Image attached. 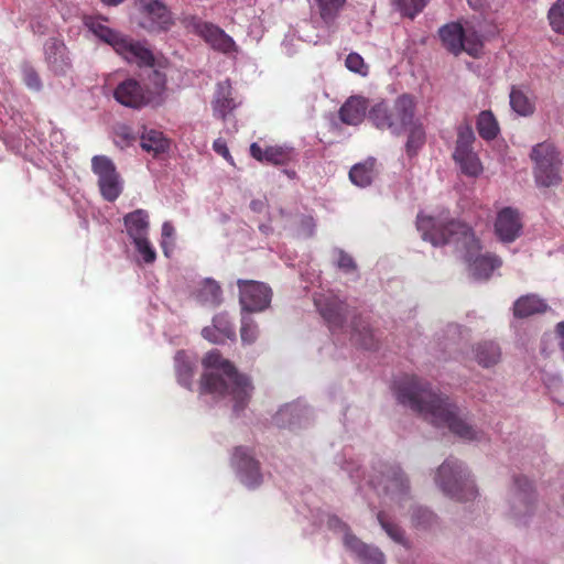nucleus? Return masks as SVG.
Listing matches in <instances>:
<instances>
[{
	"label": "nucleus",
	"instance_id": "obj_24",
	"mask_svg": "<svg viewBox=\"0 0 564 564\" xmlns=\"http://www.w3.org/2000/svg\"><path fill=\"white\" fill-rule=\"evenodd\" d=\"M231 90L232 88L229 80L217 84L216 95L213 101L215 117L224 120L226 116L236 108Z\"/></svg>",
	"mask_w": 564,
	"mask_h": 564
},
{
	"label": "nucleus",
	"instance_id": "obj_33",
	"mask_svg": "<svg viewBox=\"0 0 564 564\" xmlns=\"http://www.w3.org/2000/svg\"><path fill=\"white\" fill-rule=\"evenodd\" d=\"M197 299L202 304L217 306L223 301V291L218 282L206 279L200 284L197 292Z\"/></svg>",
	"mask_w": 564,
	"mask_h": 564
},
{
	"label": "nucleus",
	"instance_id": "obj_20",
	"mask_svg": "<svg viewBox=\"0 0 564 564\" xmlns=\"http://www.w3.org/2000/svg\"><path fill=\"white\" fill-rule=\"evenodd\" d=\"M143 12L150 20L152 31L166 30L173 23L171 11L161 0H151L143 6Z\"/></svg>",
	"mask_w": 564,
	"mask_h": 564
},
{
	"label": "nucleus",
	"instance_id": "obj_43",
	"mask_svg": "<svg viewBox=\"0 0 564 564\" xmlns=\"http://www.w3.org/2000/svg\"><path fill=\"white\" fill-rule=\"evenodd\" d=\"M377 518L382 529L393 541L404 543L403 530L398 524L388 521L383 511H380Z\"/></svg>",
	"mask_w": 564,
	"mask_h": 564
},
{
	"label": "nucleus",
	"instance_id": "obj_2",
	"mask_svg": "<svg viewBox=\"0 0 564 564\" xmlns=\"http://www.w3.org/2000/svg\"><path fill=\"white\" fill-rule=\"evenodd\" d=\"M203 365L205 368L220 370L224 376L214 372L204 373L200 380L202 392L220 397L230 395L235 402V412L242 411L248 404L253 389L249 378L240 375L236 367L228 359L223 358L217 349L206 354Z\"/></svg>",
	"mask_w": 564,
	"mask_h": 564
},
{
	"label": "nucleus",
	"instance_id": "obj_4",
	"mask_svg": "<svg viewBox=\"0 0 564 564\" xmlns=\"http://www.w3.org/2000/svg\"><path fill=\"white\" fill-rule=\"evenodd\" d=\"M415 100L409 94L400 95L392 106L387 102L376 104L368 118L380 130H389L394 135H401L415 120Z\"/></svg>",
	"mask_w": 564,
	"mask_h": 564
},
{
	"label": "nucleus",
	"instance_id": "obj_49",
	"mask_svg": "<svg viewBox=\"0 0 564 564\" xmlns=\"http://www.w3.org/2000/svg\"><path fill=\"white\" fill-rule=\"evenodd\" d=\"M337 265L345 272H352L357 269L354 258L344 250L338 251Z\"/></svg>",
	"mask_w": 564,
	"mask_h": 564
},
{
	"label": "nucleus",
	"instance_id": "obj_7",
	"mask_svg": "<svg viewBox=\"0 0 564 564\" xmlns=\"http://www.w3.org/2000/svg\"><path fill=\"white\" fill-rule=\"evenodd\" d=\"M475 140V133L469 123L466 122L458 126L453 159L462 173L470 177H477L484 171L478 154L473 150Z\"/></svg>",
	"mask_w": 564,
	"mask_h": 564
},
{
	"label": "nucleus",
	"instance_id": "obj_44",
	"mask_svg": "<svg viewBox=\"0 0 564 564\" xmlns=\"http://www.w3.org/2000/svg\"><path fill=\"white\" fill-rule=\"evenodd\" d=\"M137 251L142 256L145 263H153L156 259V252L151 245L148 236L132 240Z\"/></svg>",
	"mask_w": 564,
	"mask_h": 564
},
{
	"label": "nucleus",
	"instance_id": "obj_48",
	"mask_svg": "<svg viewBox=\"0 0 564 564\" xmlns=\"http://www.w3.org/2000/svg\"><path fill=\"white\" fill-rule=\"evenodd\" d=\"M23 83L28 88L39 91L42 88V80L37 72L29 65L23 66L22 69Z\"/></svg>",
	"mask_w": 564,
	"mask_h": 564
},
{
	"label": "nucleus",
	"instance_id": "obj_8",
	"mask_svg": "<svg viewBox=\"0 0 564 564\" xmlns=\"http://www.w3.org/2000/svg\"><path fill=\"white\" fill-rule=\"evenodd\" d=\"M369 484L378 495L390 496L397 500L406 496L410 488L408 478L399 466L383 463L373 469Z\"/></svg>",
	"mask_w": 564,
	"mask_h": 564
},
{
	"label": "nucleus",
	"instance_id": "obj_14",
	"mask_svg": "<svg viewBox=\"0 0 564 564\" xmlns=\"http://www.w3.org/2000/svg\"><path fill=\"white\" fill-rule=\"evenodd\" d=\"M194 28L195 32L215 51L224 54L237 52V45L232 37L214 23L199 21Z\"/></svg>",
	"mask_w": 564,
	"mask_h": 564
},
{
	"label": "nucleus",
	"instance_id": "obj_38",
	"mask_svg": "<svg viewBox=\"0 0 564 564\" xmlns=\"http://www.w3.org/2000/svg\"><path fill=\"white\" fill-rule=\"evenodd\" d=\"M462 44L464 45L463 52L473 57H478L482 52L484 43L481 36L473 28H464Z\"/></svg>",
	"mask_w": 564,
	"mask_h": 564
},
{
	"label": "nucleus",
	"instance_id": "obj_56",
	"mask_svg": "<svg viewBox=\"0 0 564 564\" xmlns=\"http://www.w3.org/2000/svg\"><path fill=\"white\" fill-rule=\"evenodd\" d=\"M329 524L332 527L338 525V527H341L344 529H347V525L344 522H341L338 518H332L329 520Z\"/></svg>",
	"mask_w": 564,
	"mask_h": 564
},
{
	"label": "nucleus",
	"instance_id": "obj_55",
	"mask_svg": "<svg viewBox=\"0 0 564 564\" xmlns=\"http://www.w3.org/2000/svg\"><path fill=\"white\" fill-rule=\"evenodd\" d=\"M417 513L422 514V518L424 519V523H429L432 518H433V514L427 511V510H417Z\"/></svg>",
	"mask_w": 564,
	"mask_h": 564
},
{
	"label": "nucleus",
	"instance_id": "obj_29",
	"mask_svg": "<svg viewBox=\"0 0 564 564\" xmlns=\"http://www.w3.org/2000/svg\"><path fill=\"white\" fill-rule=\"evenodd\" d=\"M547 304L534 294L519 297L513 304V315L518 318H525L534 314L544 313Z\"/></svg>",
	"mask_w": 564,
	"mask_h": 564
},
{
	"label": "nucleus",
	"instance_id": "obj_12",
	"mask_svg": "<svg viewBox=\"0 0 564 564\" xmlns=\"http://www.w3.org/2000/svg\"><path fill=\"white\" fill-rule=\"evenodd\" d=\"M113 96L121 105L134 109L156 102L152 93L150 90H145L141 84L133 78H128L120 83L116 87Z\"/></svg>",
	"mask_w": 564,
	"mask_h": 564
},
{
	"label": "nucleus",
	"instance_id": "obj_1",
	"mask_svg": "<svg viewBox=\"0 0 564 564\" xmlns=\"http://www.w3.org/2000/svg\"><path fill=\"white\" fill-rule=\"evenodd\" d=\"M395 395L401 404L409 406L433 425L447 427L466 441L477 438V431L460 415L456 404L416 376H404L397 381Z\"/></svg>",
	"mask_w": 564,
	"mask_h": 564
},
{
	"label": "nucleus",
	"instance_id": "obj_42",
	"mask_svg": "<svg viewBox=\"0 0 564 564\" xmlns=\"http://www.w3.org/2000/svg\"><path fill=\"white\" fill-rule=\"evenodd\" d=\"M213 328H215V330L217 333H219L220 337L225 340V339H231V338H235L236 336V333H235V328L234 326L231 325L229 318L227 317L226 314H218L216 315L214 318H213V325H212Z\"/></svg>",
	"mask_w": 564,
	"mask_h": 564
},
{
	"label": "nucleus",
	"instance_id": "obj_23",
	"mask_svg": "<svg viewBox=\"0 0 564 564\" xmlns=\"http://www.w3.org/2000/svg\"><path fill=\"white\" fill-rule=\"evenodd\" d=\"M377 175V160L371 156L362 162L356 163L349 171V180L358 187L371 185Z\"/></svg>",
	"mask_w": 564,
	"mask_h": 564
},
{
	"label": "nucleus",
	"instance_id": "obj_11",
	"mask_svg": "<svg viewBox=\"0 0 564 564\" xmlns=\"http://www.w3.org/2000/svg\"><path fill=\"white\" fill-rule=\"evenodd\" d=\"M231 463L236 468L241 482L245 484L248 488L253 489L262 482L260 464L253 457L249 448L243 446L236 447L232 454Z\"/></svg>",
	"mask_w": 564,
	"mask_h": 564
},
{
	"label": "nucleus",
	"instance_id": "obj_41",
	"mask_svg": "<svg viewBox=\"0 0 564 564\" xmlns=\"http://www.w3.org/2000/svg\"><path fill=\"white\" fill-rule=\"evenodd\" d=\"M430 0H392L393 6L403 17L414 19Z\"/></svg>",
	"mask_w": 564,
	"mask_h": 564
},
{
	"label": "nucleus",
	"instance_id": "obj_31",
	"mask_svg": "<svg viewBox=\"0 0 564 564\" xmlns=\"http://www.w3.org/2000/svg\"><path fill=\"white\" fill-rule=\"evenodd\" d=\"M347 0H314L318 15L325 25L332 26Z\"/></svg>",
	"mask_w": 564,
	"mask_h": 564
},
{
	"label": "nucleus",
	"instance_id": "obj_32",
	"mask_svg": "<svg viewBox=\"0 0 564 564\" xmlns=\"http://www.w3.org/2000/svg\"><path fill=\"white\" fill-rule=\"evenodd\" d=\"M408 139L405 142V152L408 156H415L422 147L425 144L426 135L424 127L419 120H414L413 123L409 124Z\"/></svg>",
	"mask_w": 564,
	"mask_h": 564
},
{
	"label": "nucleus",
	"instance_id": "obj_58",
	"mask_svg": "<svg viewBox=\"0 0 564 564\" xmlns=\"http://www.w3.org/2000/svg\"><path fill=\"white\" fill-rule=\"evenodd\" d=\"M105 4H108V6H117L121 2H123V0H101Z\"/></svg>",
	"mask_w": 564,
	"mask_h": 564
},
{
	"label": "nucleus",
	"instance_id": "obj_18",
	"mask_svg": "<svg viewBox=\"0 0 564 564\" xmlns=\"http://www.w3.org/2000/svg\"><path fill=\"white\" fill-rule=\"evenodd\" d=\"M117 53L127 62L135 63L139 66H152L154 63V56L148 47L141 42L133 41L127 36H124Z\"/></svg>",
	"mask_w": 564,
	"mask_h": 564
},
{
	"label": "nucleus",
	"instance_id": "obj_40",
	"mask_svg": "<svg viewBox=\"0 0 564 564\" xmlns=\"http://www.w3.org/2000/svg\"><path fill=\"white\" fill-rule=\"evenodd\" d=\"M549 24L553 32L564 35V0H556L547 12Z\"/></svg>",
	"mask_w": 564,
	"mask_h": 564
},
{
	"label": "nucleus",
	"instance_id": "obj_13",
	"mask_svg": "<svg viewBox=\"0 0 564 564\" xmlns=\"http://www.w3.org/2000/svg\"><path fill=\"white\" fill-rule=\"evenodd\" d=\"M315 304L332 333L344 332L347 317L350 315L346 302L337 296H329L316 300Z\"/></svg>",
	"mask_w": 564,
	"mask_h": 564
},
{
	"label": "nucleus",
	"instance_id": "obj_39",
	"mask_svg": "<svg viewBox=\"0 0 564 564\" xmlns=\"http://www.w3.org/2000/svg\"><path fill=\"white\" fill-rule=\"evenodd\" d=\"M511 108L521 116H529L533 113L534 106L529 98L520 89L512 88L510 93Z\"/></svg>",
	"mask_w": 564,
	"mask_h": 564
},
{
	"label": "nucleus",
	"instance_id": "obj_46",
	"mask_svg": "<svg viewBox=\"0 0 564 564\" xmlns=\"http://www.w3.org/2000/svg\"><path fill=\"white\" fill-rule=\"evenodd\" d=\"M150 80L154 85V91H151L155 97L156 102L154 105H160L162 102V94L166 88V76L158 69H154L150 76Z\"/></svg>",
	"mask_w": 564,
	"mask_h": 564
},
{
	"label": "nucleus",
	"instance_id": "obj_25",
	"mask_svg": "<svg viewBox=\"0 0 564 564\" xmlns=\"http://www.w3.org/2000/svg\"><path fill=\"white\" fill-rule=\"evenodd\" d=\"M474 358L482 368H491L501 360V348L492 340H484L475 345Z\"/></svg>",
	"mask_w": 564,
	"mask_h": 564
},
{
	"label": "nucleus",
	"instance_id": "obj_34",
	"mask_svg": "<svg viewBox=\"0 0 564 564\" xmlns=\"http://www.w3.org/2000/svg\"><path fill=\"white\" fill-rule=\"evenodd\" d=\"M476 128L478 134L486 141L496 139L500 131L498 121L490 110H484L478 115Z\"/></svg>",
	"mask_w": 564,
	"mask_h": 564
},
{
	"label": "nucleus",
	"instance_id": "obj_19",
	"mask_svg": "<svg viewBox=\"0 0 564 564\" xmlns=\"http://www.w3.org/2000/svg\"><path fill=\"white\" fill-rule=\"evenodd\" d=\"M344 544L362 564H384V555L378 547L367 545L349 532L344 536Z\"/></svg>",
	"mask_w": 564,
	"mask_h": 564
},
{
	"label": "nucleus",
	"instance_id": "obj_51",
	"mask_svg": "<svg viewBox=\"0 0 564 564\" xmlns=\"http://www.w3.org/2000/svg\"><path fill=\"white\" fill-rule=\"evenodd\" d=\"M202 335L204 338L209 340L210 343H223L224 339L220 337L219 333L215 330L212 326L204 327L202 330Z\"/></svg>",
	"mask_w": 564,
	"mask_h": 564
},
{
	"label": "nucleus",
	"instance_id": "obj_57",
	"mask_svg": "<svg viewBox=\"0 0 564 564\" xmlns=\"http://www.w3.org/2000/svg\"><path fill=\"white\" fill-rule=\"evenodd\" d=\"M161 247L163 249L164 254L166 257H169L170 256V248H169L167 241L166 240H162Z\"/></svg>",
	"mask_w": 564,
	"mask_h": 564
},
{
	"label": "nucleus",
	"instance_id": "obj_17",
	"mask_svg": "<svg viewBox=\"0 0 564 564\" xmlns=\"http://www.w3.org/2000/svg\"><path fill=\"white\" fill-rule=\"evenodd\" d=\"M45 61L48 68L56 75H63L70 68L67 47L56 39H50L45 43Z\"/></svg>",
	"mask_w": 564,
	"mask_h": 564
},
{
	"label": "nucleus",
	"instance_id": "obj_37",
	"mask_svg": "<svg viewBox=\"0 0 564 564\" xmlns=\"http://www.w3.org/2000/svg\"><path fill=\"white\" fill-rule=\"evenodd\" d=\"M91 32L99 37L105 43L111 45L113 50L117 52L118 47H120L121 42L123 41L124 36L120 34L119 32L113 31L112 29L104 25L102 23L98 21H90L89 23H86Z\"/></svg>",
	"mask_w": 564,
	"mask_h": 564
},
{
	"label": "nucleus",
	"instance_id": "obj_35",
	"mask_svg": "<svg viewBox=\"0 0 564 564\" xmlns=\"http://www.w3.org/2000/svg\"><path fill=\"white\" fill-rule=\"evenodd\" d=\"M175 370L178 382L185 388H191L194 377V364L185 351H177L175 356Z\"/></svg>",
	"mask_w": 564,
	"mask_h": 564
},
{
	"label": "nucleus",
	"instance_id": "obj_26",
	"mask_svg": "<svg viewBox=\"0 0 564 564\" xmlns=\"http://www.w3.org/2000/svg\"><path fill=\"white\" fill-rule=\"evenodd\" d=\"M469 270L471 275L477 280H488L492 272L502 264L501 259L492 253H485L469 259Z\"/></svg>",
	"mask_w": 564,
	"mask_h": 564
},
{
	"label": "nucleus",
	"instance_id": "obj_52",
	"mask_svg": "<svg viewBox=\"0 0 564 564\" xmlns=\"http://www.w3.org/2000/svg\"><path fill=\"white\" fill-rule=\"evenodd\" d=\"M175 234V229L173 225L169 221L163 223L162 225V238L163 240H167L170 238H173Z\"/></svg>",
	"mask_w": 564,
	"mask_h": 564
},
{
	"label": "nucleus",
	"instance_id": "obj_22",
	"mask_svg": "<svg viewBox=\"0 0 564 564\" xmlns=\"http://www.w3.org/2000/svg\"><path fill=\"white\" fill-rule=\"evenodd\" d=\"M250 154L259 162L274 165H284L291 160V151L283 147H267L262 149L258 143L250 145Z\"/></svg>",
	"mask_w": 564,
	"mask_h": 564
},
{
	"label": "nucleus",
	"instance_id": "obj_21",
	"mask_svg": "<svg viewBox=\"0 0 564 564\" xmlns=\"http://www.w3.org/2000/svg\"><path fill=\"white\" fill-rule=\"evenodd\" d=\"M368 100L360 96L348 98L339 109L340 120L349 126H357L365 119Z\"/></svg>",
	"mask_w": 564,
	"mask_h": 564
},
{
	"label": "nucleus",
	"instance_id": "obj_3",
	"mask_svg": "<svg viewBox=\"0 0 564 564\" xmlns=\"http://www.w3.org/2000/svg\"><path fill=\"white\" fill-rule=\"evenodd\" d=\"M416 227L422 232V238L433 246L460 245L470 256L480 250V241L473 228L463 221L452 219L445 223L419 215Z\"/></svg>",
	"mask_w": 564,
	"mask_h": 564
},
{
	"label": "nucleus",
	"instance_id": "obj_50",
	"mask_svg": "<svg viewBox=\"0 0 564 564\" xmlns=\"http://www.w3.org/2000/svg\"><path fill=\"white\" fill-rule=\"evenodd\" d=\"M213 149L214 151L221 155L224 159H226L228 162H230L231 164H234V160H232V156L230 155L229 153V150L227 148V144L225 142V140L223 139H217L214 141L213 143Z\"/></svg>",
	"mask_w": 564,
	"mask_h": 564
},
{
	"label": "nucleus",
	"instance_id": "obj_10",
	"mask_svg": "<svg viewBox=\"0 0 564 564\" xmlns=\"http://www.w3.org/2000/svg\"><path fill=\"white\" fill-rule=\"evenodd\" d=\"M239 302L243 311L261 312L271 302V289L262 282L253 280H238Z\"/></svg>",
	"mask_w": 564,
	"mask_h": 564
},
{
	"label": "nucleus",
	"instance_id": "obj_53",
	"mask_svg": "<svg viewBox=\"0 0 564 564\" xmlns=\"http://www.w3.org/2000/svg\"><path fill=\"white\" fill-rule=\"evenodd\" d=\"M555 333L558 338V346L561 350L564 352V322L557 323L555 327Z\"/></svg>",
	"mask_w": 564,
	"mask_h": 564
},
{
	"label": "nucleus",
	"instance_id": "obj_45",
	"mask_svg": "<svg viewBox=\"0 0 564 564\" xmlns=\"http://www.w3.org/2000/svg\"><path fill=\"white\" fill-rule=\"evenodd\" d=\"M258 336V326L250 316H242L240 337L246 344H252Z\"/></svg>",
	"mask_w": 564,
	"mask_h": 564
},
{
	"label": "nucleus",
	"instance_id": "obj_28",
	"mask_svg": "<svg viewBox=\"0 0 564 564\" xmlns=\"http://www.w3.org/2000/svg\"><path fill=\"white\" fill-rule=\"evenodd\" d=\"M441 41L448 52L454 55H459L463 52L464 45L462 39L464 37V28L459 23H448L442 26L438 31Z\"/></svg>",
	"mask_w": 564,
	"mask_h": 564
},
{
	"label": "nucleus",
	"instance_id": "obj_54",
	"mask_svg": "<svg viewBox=\"0 0 564 564\" xmlns=\"http://www.w3.org/2000/svg\"><path fill=\"white\" fill-rule=\"evenodd\" d=\"M265 205H267L265 200H263V199H253L250 203V208L254 213H262L265 208Z\"/></svg>",
	"mask_w": 564,
	"mask_h": 564
},
{
	"label": "nucleus",
	"instance_id": "obj_6",
	"mask_svg": "<svg viewBox=\"0 0 564 564\" xmlns=\"http://www.w3.org/2000/svg\"><path fill=\"white\" fill-rule=\"evenodd\" d=\"M436 482L442 491L457 501L471 500L477 496V489L462 463L447 458L438 468Z\"/></svg>",
	"mask_w": 564,
	"mask_h": 564
},
{
	"label": "nucleus",
	"instance_id": "obj_5",
	"mask_svg": "<svg viewBox=\"0 0 564 564\" xmlns=\"http://www.w3.org/2000/svg\"><path fill=\"white\" fill-rule=\"evenodd\" d=\"M533 162V176L538 187H556L563 178L562 159L556 147L549 141L535 144L530 153Z\"/></svg>",
	"mask_w": 564,
	"mask_h": 564
},
{
	"label": "nucleus",
	"instance_id": "obj_47",
	"mask_svg": "<svg viewBox=\"0 0 564 564\" xmlns=\"http://www.w3.org/2000/svg\"><path fill=\"white\" fill-rule=\"evenodd\" d=\"M346 67L357 74L366 76L368 74V66L365 64L364 58L358 53H350L345 61Z\"/></svg>",
	"mask_w": 564,
	"mask_h": 564
},
{
	"label": "nucleus",
	"instance_id": "obj_27",
	"mask_svg": "<svg viewBox=\"0 0 564 564\" xmlns=\"http://www.w3.org/2000/svg\"><path fill=\"white\" fill-rule=\"evenodd\" d=\"M128 236L134 240L148 236L150 221L149 214L144 209H135L123 218Z\"/></svg>",
	"mask_w": 564,
	"mask_h": 564
},
{
	"label": "nucleus",
	"instance_id": "obj_16",
	"mask_svg": "<svg viewBox=\"0 0 564 564\" xmlns=\"http://www.w3.org/2000/svg\"><path fill=\"white\" fill-rule=\"evenodd\" d=\"M512 516L522 518L533 511L534 495L531 482L522 476L514 478L513 496L511 499Z\"/></svg>",
	"mask_w": 564,
	"mask_h": 564
},
{
	"label": "nucleus",
	"instance_id": "obj_30",
	"mask_svg": "<svg viewBox=\"0 0 564 564\" xmlns=\"http://www.w3.org/2000/svg\"><path fill=\"white\" fill-rule=\"evenodd\" d=\"M141 148L148 153H152L153 156H156L169 150L170 141L164 137L162 131L144 128L141 134Z\"/></svg>",
	"mask_w": 564,
	"mask_h": 564
},
{
	"label": "nucleus",
	"instance_id": "obj_9",
	"mask_svg": "<svg viewBox=\"0 0 564 564\" xmlns=\"http://www.w3.org/2000/svg\"><path fill=\"white\" fill-rule=\"evenodd\" d=\"M91 170L98 176V187L102 198L115 202L122 193L123 185L113 162L106 155L91 159Z\"/></svg>",
	"mask_w": 564,
	"mask_h": 564
},
{
	"label": "nucleus",
	"instance_id": "obj_15",
	"mask_svg": "<svg viewBox=\"0 0 564 564\" xmlns=\"http://www.w3.org/2000/svg\"><path fill=\"white\" fill-rule=\"evenodd\" d=\"M522 221L518 209L505 207L498 214L495 221V232L505 243L513 242L520 237Z\"/></svg>",
	"mask_w": 564,
	"mask_h": 564
},
{
	"label": "nucleus",
	"instance_id": "obj_36",
	"mask_svg": "<svg viewBox=\"0 0 564 564\" xmlns=\"http://www.w3.org/2000/svg\"><path fill=\"white\" fill-rule=\"evenodd\" d=\"M351 338L365 349H375L377 347L372 330L364 322L356 318L351 323Z\"/></svg>",
	"mask_w": 564,
	"mask_h": 564
}]
</instances>
